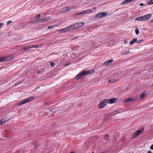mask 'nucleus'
Instances as JSON below:
<instances>
[{
	"label": "nucleus",
	"instance_id": "43",
	"mask_svg": "<svg viewBox=\"0 0 153 153\" xmlns=\"http://www.w3.org/2000/svg\"><path fill=\"white\" fill-rule=\"evenodd\" d=\"M3 62L1 57L0 58V62Z\"/></svg>",
	"mask_w": 153,
	"mask_h": 153
},
{
	"label": "nucleus",
	"instance_id": "35",
	"mask_svg": "<svg viewBox=\"0 0 153 153\" xmlns=\"http://www.w3.org/2000/svg\"><path fill=\"white\" fill-rule=\"evenodd\" d=\"M12 22V21H9L7 22V25H9Z\"/></svg>",
	"mask_w": 153,
	"mask_h": 153
},
{
	"label": "nucleus",
	"instance_id": "13",
	"mask_svg": "<svg viewBox=\"0 0 153 153\" xmlns=\"http://www.w3.org/2000/svg\"><path fill=\"white\" fill-rule=\"evenodd\" d=\"M120 113L119 110H116L110 113V115L111 116H113Z\"/></svg>",
	"mask_w": 153,
	"mask_h": 153
},
{
	"label": "nucleus",
	"instance_id": "5",
	"mask_svg": "<svg viewBox=\"0 0 153 153\" xmlns=\"http://www.w3.org/2000/svg\"><path fill=\"white\" fill-rule=\"evenodd\" d=\"M74 8V7L73 6H71V7H66L62 8L60 9V11L62 12H66L69 10H70L71 9H73Z\"/></svg>",
	"mask_w": 153,
	"mask_h": 153
},
{
	"label": "nucleus",
	"instance_id": "33",
	"mask_svg": "<svg viewBox=\"0 0 153 153\" xmlns=\"http://www.w3.org/2000/svg\"><path fill=\"white\" fill-rule=\"evenodd\" d=\"M38 146V144L37 143H35L34 144V146L35 148H37Z\"/></svg>",
	"mask_w": 153,
	"mask_h": 153
},
{
	"label": "nucleus",
	"instance_id": "1",
	"mask_svg": "<svg viewBox=\"0 0 153 153\" xmlns=\"http://www.w3.org/2000/svg\"><path fill=\"white\" fill-rule=\"evenodd\" d=\"M94 70L93 69L90 70H87L82 71L80 73L76 76V79H78L81 76H86L91 74V73H94Z\"/></svg>",
	"mask_w": 153,
	"mask_h": 153
},
{
	"label": "nucleus",
	"instance_id": "52",
	"mask_svg": "<svg viewBox=\"0 0 153 153\" xmlns=\"http://www.w3.org/2000/svg\"><path fill=\"white\" fill-rule=\"evenodd\" d=\"M29 41V40H26V41Z\"/></svg>",
	"mask_w": 153,
	"mask_h": 153
},
{
	"label": "nucleus",
	"instance_id": "11",
	"mask_svg": "<svg viewBox=\"0 0 153 153\" xmlns=\"http://www.w3.org/2000/svg\"><path fill=\"white\" fill-rule=\"evenodd\" d=\"M135 0H125L123 1L121 4V5H123L124 4H126L127 2H131L132 1H134Z\"/></svg>",
	"mask_w": 153,
	"mask_h": 153
},
{
	"label": "nucleus",
	"instance_id": "19",
	"mask_svg": "<svg viewBox=\"0 0 153 153\" xmlns=\"http://www.w3.org/2000/svg\"><path fill=\"white\" fill-rule=\"evenodd\" d=\"M87 14L86 10H85L82 12L78 13L76 14V15H80V14Z\"/></svg>",
	"mask_w": 153,
	"mask_h": 153
},
{
	"label": "nucleus",
	"instance_id": "14",
	"mask_svg": "<svg viewBox=\"0 0 153 153\" xmlns=\"http://www.w3.org/2000/svg\"><path fill=\"white\" fill-rule=\"evenodd\" d=\"M135 101V100L134 99H133V98H127V99H126L124 101V102H128L129 101Z\"/></svg>",
	"mask_w": 153,
	"mask_h": 153
},
{
	"label": "nucleus",
	"instance_id": "49",
	"mask_svg": "<svg viewBox=\"0 0 153 153\" xmlns=\"http://www.w3.org/2000/svg\"><path fill=\"white\" fill-rule=\"evenodd\" d=\"M70 153H74L73 152H71Z\"/></svg>",
	"mask_w": 153,
	"mask_h": 153
},
{
	"label": "nucleus",
	"instance_id": "17",
	"mask_svg": "<svg viewBox=\"0 0 153 153\" xmlns=\"http://www.w3.org/2000/svg\"><path fill=\"white\" fill-rule=\"evenodd\" d=\"M113 61V60L112 59H110L104 63V65L105 66H107V65H108L110 63L112 62Z\"/></svg>",
	"mask_w": 153,
	"mask_h": 153
},
{
	"label": "nucleus",
	"instance_id": "37",
	"mask_svg": "<svg viewBox=\"0 0 153 153\" xmlns=\"http://www.w3.org/2000/svg\"><path fill=\"white\" fill-rule=\"evenodd\" d=\"M3 25L4 24L3 23H0V28H1Z\"/></svg>",
	"mask_w": 153,
	"mask_h": 153
},
{
	"label": "nucleus",
	"instance_id": "42",
	"mask_svg": "<svg viewBox=\"0 0 153 153\" xmlns=\"http://www.w3.org/2000/svg\"><path fill=\"white\" fill-rule=\"evenodd\" d=\"M81 25H82V26L84 25L85 24H84V22H81Z\"/></svg>",
	"mask_w": 153,
	"mask_h": 153
},
{
	"label": "nucleus",
	"instance_id": "9",
	"mask_svg": "<svg viewBox=\"0 0 153 153\" xmlns=\"http://www.w3.org/2000/svg\"><path fill=\"white\" fill-rule=\"evenodd\" d=\"M9 120V119L7 120L6 118L1 119L0 120V125L4 124L7 121Z\"/></svg>",
	"mask_w": 153,
	"mask_h": 153
},
{
	"label": "nucleus",
	"instance_id": "16",
	"mask_svg": "<svg viewBox=\"0 0 153 153\" xmlns=\"http://www.w3.org/2000/svg\"><path fill=\"white\" fill-rule=\"evenodd\" d=\"M144 17L143 16H140L139 17H138L137 18L135 19V20H137V21H144Z\"/></svg>",
	"mask_w": 153,
	"mask_h": 153
},
{
	"label": "nucleus",
	"instance_id": "32",
	"mask_svg": "<svg viewBox=\"0 0 153 153\" xmlns=\"http://www.w3.org/2000/svg\"><path fill=\"white\" fill-rule=\"evenodd\" d=\"M127 41V40L126 39H125L124 40V45H126L128 44Z\"/></svg>",
	"mask_w": 153,
	"mask_h": 153
},
{
	"label": "nucleus",
	"instance_id": "12",
	"mask_svg": "<svg viewBox=\"0 0 153 153\" xmlns=\"http://www.w3.org/2000/svg\"><path fill=\"white\" fill-rule=\"evenodd\" d=\"M135 42H136L137 43L140 42H139L138 41L137 39L136 38H134L130 41V45H132Z\"/></svg>",
	"mask_w": 153,
	"mask_h": 153
},
{
	"label": "nucleus",
	"instance_id": "36",
	"mask_svg": "<svg viewBox=\"0 0 153 153\" xmlns=\"http://www.w3.org/2000/svg\"><path fill=\"white\" fill-rule=\"evenodd\" d=\"M78 38V37L77 36H75L74 37V38H72V39H71V40H74V39H76V38Z\"/></svg>",
	"mask_w": 153,
	"mask_h": 153
},
{
	"label": "nucleus",
	"instance_id": "41",
	"mask_svg": "<svg viewBox=\"0 0 153 153\" xmlns=\"http://www.w3.org/2000/svg\"><path fill=\"white\" fill-rule=\"evenodd\" d=\"M143 5H144V4L143 3H141L140 4V6H143Z\"/></svg>",
	"mask_w": 153,
	"mask_h": 153
},
{
	"label": "nucleus",
	"instance_id": "24",
	"mask_svg": "<svg viewBox=\"0 0 153 153\" xmlns=\"http://www.w3.org/2000/svg\"><path fill=\"white\" fill-rule=\"evenodd\" d=\"M31 48H40L41 47L40 45H34L33 46H30Z\"/></svg>",
	"mask_w": 153,
	"mask_h": 153
},
{
	"label": "nucleus",
	"instance_id": "44",
	"mask_svg": "<svg viewBox=\"0 0 153 153\" xmlns=\"http://www.w3.org/2000/svg\"><path fill=\"white\" fill-rule=\"evenodd\" d=\"M148 153H152L151 151H148Z\"/></svg>",
	"mask_w": 153,
	"mask_h": 153
},
{
	"label": "nucleus",
	"instance_id": "31",
	"mask_svg": "<svg viewBox=\"0 0 153 153\" xmlns=\"http://www.w3.org/2000/svg\"><path fill=\"white\" fill-rule=\"evenodd\" d=\"M36 22H43L42 19H40L36 21Z\"/></svg>",
	"mask_w": 153,
	"mask_h": 153
},
{
	"label": "nucleus",
	"instance_id": "18",
	"mask_svg": "<svg viewBox=\"0 0 153 153\" xmlns=\"http://www.w3.org/2000/svg\"><path fill=\"white\" fill-rule=\"evenodd\" d=\"M87 13H92L94 12L95 11V10H93V9H90L88 10H86Z\"/></svg>",
	"mask_w": 153,
	"mask_h": 153
},
{
	"label": "nucleus",
	"instance_id": "30",
	"mask_svg": "<svg viewBox=\"0 0 153 153\" xmlns=\"http://www.w3.org/2000/svg\"><path fill=\"white\" fill-rule=\"evenodd\" d=\"M40 17V14H39L35 16V19H37L39 18Z\"/></svg>",
	"mask_w": 153,
	"mask_h": 153
},
{
	"label": "nucleus",
	"instance_id": "28",
	"mask_svg": "<svg viewBox=\"0 0 153 153\" xmlns=\"http://www.w3.org/2000/svg\"><path fill=\"white\" fill-rule=\"evenodd\" d=\"M148 5H151L153 4V0H150L148 2Z\"/></svg>",
	"mask_w": 153,
	"mask_h": 153
},
{
	"label": "nucleus",
	"instance_id": "15",
	"mask_svg": "<svg viewBox=\"0 0 153 153\" xmlns=\"http://www.w3.org/2000/svg\"><path fill=\"white\" fill-rule=\"evenodd\" d=\"M118 81L117 79H115L114 78H110L109 79V82L110 83H113Z\"/></svg>",
	"mask_w": 153,
	"mask_h": 153
},
{
	"label": "nucleus",
	"instance_id": "7",
	"mask_svg": "<svg viewBox=\"0 0 153 153\" xmlns=\"http://www.w3.org/2000/svg\"><path fill=\"white\" fill-rule=\"evenodd\" d=\"M107 100H108V103H109L110 104H112L116 102L117 101V98H114L110 99H107Z\"/></svg>",
	"mask_w": 153,
	"mask_h": 153
},
{
	"label": "nucleus",
	"instance_id": "2",
	"mask_svg": "<svg viewBox=\"0 0 153 153\" xmlns=\"http://www.w3.org/2000/svg\"><path fill=\"white\" fill-rule=\"evenodd\" d=\"M108 100L107 99H104L100 102L99 105V108H104L107 104H108Z\"/></svg>",
	"mask_w": 153,
	"mask_h": 153
},
{
	"label": "nucleus",
	"instance_id": "29",
	"mask_svg": "<svg viewBox=\"0 0 153 153\" xmlns=\"http://www.w3.org/2000/svg\"><path fill=\"white\" fill-rule=\"evenodd\" d=\"M135 33L136 34L138 35L139 34V30L137 28H136L135 30Z\"/></svg>",
	"mask_w": 153,
	"mask_h": 153
},
{
	"label": "nucleus",
	"instance_id": "50",
	"mask_svg": "<svg viewBox=\"0 0 153 153\" xmlns=\"http://www.w3.org/2000/svg\"><path fill=\"white\" fill-rule=\"evenodd\" d=\"M106 136L107 137H108V136H107V135H106Z\"/></svg>",
	"mask_w": 153,
	"mask_h": 153
},
{
	"label": "nucleus",
	"instance_id": "48",
	"mask_svg": "<svg viewBox=\"0 0 153 153\" xmlns=\"http://www.w3.org/2000/svg\"><path fill=\"white\" fill-rule=\"evenodd\" d=\"M68 65V64H67L66 65V66Z\"/></svg>",
	"mask_w": 153,
	"mask_h": 153
},
{
	"label": "nucleus",
	"instance_id": "53",
	"mask_svg": "<svg viewBox=\"0 0 153 153\" xmlns=\"http://www.w3.org/2000/svg\"><path fill=\"white\" fill-rule=\"evenodd\" d=\"M152 22H153V20L152 21Z\"/></svg>",
	"mask_w": 153,
	"mask_h": 153
},
{
	"label": "nucleus",
	"instance_id": "46",
	"mask_svg": "<svg viewBox=\"0 0 153 153\" xmlns=\"http://www.w3.org/2000/svg\"><path fill=\"white\" fill-rule=\"evenodd\" d=\"M97 8L96 7H94L93 8V10H95Z\"/></svg>",
	"mask_w": 153,
	"mask_h": 153
},
{
	"label": "nucleus",
	"instance_id": "27",
	"mask_svg": "<svg viewBox=\"0 0 153 153\" xmlns=\"http://www.w3.org/2000/svg\"><path fill=\"white\" fill-rule=\"evenodd\" d=\"M30 48H31V46H26V47H25L23 48V49L24 50H28L29 49H30Z\"/></svg>",
	"mask_w": 153,
	"mask_h": 153
},
{
	"label": "nucleus",
	"instance_id": "51",
	"mask_svg": "<svg viewBox=\"0 0 153 153\" xmlns=\"http://www.w3.org/2000/svg\"><path fill=\"white\" fill-rule=\"evenodd\" d=\"M143 40H140L139 41H142Z\"/></svg>",
	"mask_w": 153,
	"mask_h": 153
},
{
	"label": "nucleus",
	"instance_id": "23",
	"mask_svg": "<svg viewBox=\"0 0 153 153\" xmlns=\"http://www.w3.org/2000/svg\"><path fill=\"white\" fill-rule=\"evenodd\" d=\"M71 27H72V29H76V28H77V25H76V23L74 25H71Z\"/></svg>",
	"mask_w": 153,
	"mask_h": 153
},
{
	"label": "nucleus",
	"instance_id": "8",
	"mask_svg": "<svg viewBox=\"0 0 153 153\" xmlns=\"http://www.w3.org/2000/svg\"><path fill=\"white\" fill-rule=\"evenodd\" d=\"M141 130H138L137 131H136L133 135V138H136L137 137L138 135H139L141 133Z\"/></svg>",
	"mask_w": 153,
	"mask_h": 153
},
{
	"label": "nucleus",
	"instance_id": "26",
	"mask_svg": "<svg viewBox=\"0 0 153 153\" xmlns=\"http://www.w3.org/2000/svg\"><path fill=\"white\" fill-rule=\"evenodd\" d=\"M147 94V92L146 91H144L142 94H141L140 96H146Z\"/></svg>",
	"mask_w": 153,
	"mask_h": 153
},
{
	"label": "nucleus",
	"instance_id": "22",
	"mask_svg": "<svg viewBox=\"0 0 153 153\" xmlns=\"http://www.w3.org/2000/svg\"><path fill=\"white\" fill-rule=\"evenodd\" d=\"M43 22H48L50 20V19L49 17H47L46 18L42 19Z\"/></svg>",
	"mask_w": 153,
	"mask_h": 153
},
{
	"label": "nucleus",
	"instance_id": "45",
	"mask_svg": "<svg viewBox=\"0 0 153 153\" xmlns=\"http://www.w3.org/2000/svg\"><path fill=\"white\" fill-rule=\"evenodd\" d=\"M40 73V71H37V73L38 74H39Z\"/></svg>",
	"mask_w": 153,
	"mask_h": 153
},
{
	"label": "nucleus",
	"instance_id": "47",
	"mask_svg": "<svg viewBox=\"0 0 153 153\" xmlns=\"http://www.w3.org/2000/svg\"><path fill=\"white\" fill-rule=\"evenodd\" d=\"M115 74H116V76H118V73H116Z\"/></svg>",
	"mask_w": 153,
	"mask_h": 153
},
{
	"label": "nucleus",
	"instance_id": "38",
	"mask_svg": "<svg viewBox=\"0 0 153 153\" xmlns=\"http://www.w3.org/2000/svg\"><path fill=\"white\" fill-rule=\"evenodd\" d=\"M145 97V96H140V99L141 100H143Z\"/></svg>",
	"mask_w": 153,
	"mask_h": 153
},
{
	"label": "nucleus",
	"instance_id": "10",
	"mask_svg": "<svg viewBox=\"0 0 153 153\" xmlns=\"http://www.w3.org/2000/svg\"><path fill=\"white\" fill-rule=\"evenodd\" d=\"M151 16L152 15L150 14H149L143 16L144 17V21H145L149 19L151 17Z\"/></svg>",
	"mask_w": 153,
	"mask_h": 153
},
{
	"label": "nucleus",
	"instance_id": "25",
	"mask_svg": "<svg viewBox=\"0 0 153 153\" xmlns=\"http://www.w3.org/2000/svg\"><path fill=\"white\" fill-rule=\"evenodd\" d=\"M65 32H66L65 28H63L62 29H60L59 30V32L60 33H63Z\"/></svg>",
	"mask_w": 153,
	"mask_h": 153
},
{
	"label": "nucleus",
	"instance_id": "6",
	"mask_svg": "<svg viewBox=\"0 0 153 153\" xmlns=\"http://www.w3.org/2000/svg\"><path fill=\"white\" fill-rule=\"evenodd\" d=\"M13 56H7L6 57H1L2 61L5 62L10 60L11 59L13 58Z\"/></svg>",
	"mask_w": 153,
	"mask_h": 153
},
{
	"label": "nucleus",
	"instance_id": "4",
	"mask_svg": "<svg viewBox=\"0 0 153 153\" xmlns=\"http://www.w3.org/2000/svg\"><path fill=\"white\" fill-rule=\"evenodd\" d=\"M107 15V13L105 12H100L96 15V17L98 18H102Z\"/></svg>",
	"mask_w": 153,
	"mask_h": 153
},
{
	"label": "nucleus",
	"instance_id": "54",
	"mask_svg": "<svg viewBox=\"0 0 153 153\" xmlns=\"http://www.w3.org/2000/svg\"><path fill=\"white\" fill-rule=\"evenodd\" d=\"M92 153H94L93 152H92Z\"/></svg>",
	"mask_w": 153,
	"mask_h": 153
},
{
	"label": "nucleus",
	"instance_id": "40",
	"mask_svg": "<svg viewBox=\"0 0 153 153\" xmlns=\"http://www.w3.org/2000/svg\"><path fill=\"white\" fill-rule=\"evenodd\" d=\"M150 149H153V144L151 146Z\"/></svg>",
	"mask_w": 153,
	"mask_h": 153
},
{
	"label": "nucleus",
	"instance_id": "20",
	"mask_svg": "<svg viewBox=\"0 0 153 153\" xmlns=\"http://www.w3.org/2000/svg\"><path fill=\"white\" fill-rule=\"evenodd\" d=\"M65 31L66 32L68 31L70 29H71V28L72 29V27H71V26H69L66 27L65 28Z\"/></svg>",
	"mask_w": 153,
	"mask_h": 153
},
{
	"label": "nucleus",
	"instance_id": "34",
	"mask_svg": "<svg viewBox=\"0 0 153 153\" xmlns=\"http://www.w3.org/2000/svg\"><path fill=\"white\" fill-rule=\"evenodd\" d=\"M50 65L51 66H54L55 65L54 63L53 62H51L50 63Z\"/></svg>",
	"mask_w": 153,
	"mask_h": 153
},
{
	"label": "nucleus",
	"instance_id": "39",
	"mask_svg": "<svg viewBox=\"0 0 153 153\" xmlns=\"http://www.w3.org/2000/svg\"><path fill=\"white\" fill-rule=\"evenodd\" d=\"M53 27V26H49L48 27V29H50Z\"/></svg>",
	"mask_w": 153,
	"mask_h": 153
},
{
	"label": "nucleus",
	"instance_id": "3",
	"mask_svg": "<svg viewBox=\"0 0 153 153\" xmlns=\"http://www.w3.org/2000/svg\"><path fill=\"white\" fill-rule=\"evenodd\" d=\"M34 98H35V97H34V96H32L31 97H30L29 98H27V99H26V100H25L20 102L17 105L19 106L20 105L24 104L25 103L27 102H28L30 101V100H32L33 99H34Z\"/></svg>",
	"mask_w": 153,
	"mask_h": 153
},
{
	"label": "nucleus",
	"instance_id": "21",
	"mask_svg": "<svg viewBox=\"0 0 153 153\" xmlns=\"http://www.w3.org/2000/svg\"><path fill=\"white\" fill-rule=\"evenodd\" d=\"M76 24L77 28H79L82 27V25H81V22H79L76 23Z\"/></svg>",
	"mask_w": 153,
	"mask_h": 153
}]
</instances>
